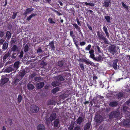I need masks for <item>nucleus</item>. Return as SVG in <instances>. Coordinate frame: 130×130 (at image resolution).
Wrapping results in <instances>:
<instances>
[{"mask_svg":"<svg viewBox=\"0 0 130 130\" xmlns=\"http://www.w3.org/2000/svg\"><path fill=\"white\" fill-rule=\"evenodd\" d=\"M120 114V111L118 110H114L111 111L109 115V119H112L113 118L117 117Z\"/></svg>","mask_w":130,"mask_h":130,"instance_id":"1","label":"nucleus"},{"mask_svg":"<svg viewBox=\"0 0 130 130\" xmlns=\"http://www.w3.org/2000/svg\"><path fill=\"white\" fill-rule=\"evenodd\" d=\"M118 62V59H115V60L111 61L109 63L110 67H112L115 70H117L118 69V67H119L117 65Z\"/></svg>","mask_w":130,"mask_h":130,"instance_id":"2","label":"nucleus"},{"mask_svg":"<svg viewBox=\"0 0 130 130\" xmlns=\"http://www.w3.org/2000/svg\"><path fill=\"white\" fill-rule=\"evenodd\" d=\"M103 120V117L100 115H96L94 118V120L95 122L98 123L100 124L102 122Z\"/></svg>","mask_w":130,"mask_h":130,"instance_id":"3","label":"nucleus"},{"mask_svg":"<svg viewBox=\"0 0 130 130\" xmlns=\"http://www.w3.org/2000/svg\"><path fill=\"white\" fill-rule=\"evenodd\" d=\"M30 109L31 112L34 113L37 112L39 110L38 107L35 105H31L30 107Z\"/></svg>","mask_w":130,"mask_h":130,"instance_id":"4","label":"nucleus"},{"mask_svg":"<svg viewBox=\"0 0 130 130\" xmlns=\"http://www.w3.org/2000/svg\"><path fill=\"white\" fill-rule=\"evenodd\" d=\"M109 50L112 55H114L116 53V46L113 45H111L109 47Z\"/></svg>","mask_w":130,"mask_h":130,"instance_id":"5","label":"nucleus"},{"mask_svg":"<svg viewBox=\"0 0 130 130\" xmlns=\"http://www.w3.org/2000/svg\"><path fill=\"white\" fill-rule=\"evenodd\" d=\"M57 65L58 67H64L65 65V62L64 60H60L57 62Z\"/></svg>","mask_w":130,"mask_h":130,"instance_id":"6","label":"nucleus"},{"mask_svg":"<svg viewBox=\"0 0 130 130\" xmlns=\"http://www.w3.org/2000/svg\"><path fill=\"white\" fill-rule=\"evenodd\" d=\"M10 50L11 52H17V55L19 54V47L16 45H13L10 48Z\"/></svg>","mask_w":130,"mask_h":130,"instance_id":"7","label":"nucleus"},{"mask_svg":"<svg viewBox=\"0 0 130 130\" xmlns=\"http://www.w3.org/2000/svg\"><path fill=\"white\" fill-rule=\"evenodd\" d=\"M53 122L54 127L55 128H59V127L60 121L58 119H56L54 120Z\"/></svg>","mask_w":130,"mask_h":130,"instance_id":"8","label":"nucleus"},{"mask_svg":"<svg viewBox=\"0 0 130 130\" xmlns=\"http://www.w3.org/2000/svg\"><path fill=\"white\" fill-rule=\"evenodd\" d=\"M57 117V115L56 113H52L50 115L49 117L50 120L51 122H52L55 120Z\"/></svg>","mask_w":130,"mask_h":130,"instance_id":"9","label":"nucleus"},{"mask_svg":"<svg viewBox=\"0 0 130 130\" xmlns=\"http://www.w3.org/2000/svg\"><path fill=\"white\" fill-rule=\"evenodd\" d=\"M99 39L100 40H103L104 42L105 43H107L108 41L106 38L105 36L104 33L103 34H101L100 37Z\"/></svg>","mask_w":130,"mask_h":130,"instance_id":"10","label":"nucleus"},{"mask_svg":"<svg viewBox=\"0 0 130 130\" xmlns=\"http://www.w3.org/2000/svg\"><path fill=\"white\" fill-rule=\"evenodd\" d=\"M44 85L43 82H40L37 83L36 85V88L38 89H40L42 88Z\"/></svg>","mask_w":130,"mask_h":130,"instance_id":"11","label":"nucleus"},{"mask_svg":"<svg viewBox=\"0 0 130 130\" xmlns=\"http://www.w3.org/2000/svg\"><path fill=\"white\" fill-rule=\"evenodd\" d=\"M19 61H18L16 62H15L13 65H12L13 69H14V70L15 71L19 68Z\"/></svg>","mask_w":130,"mask_h":130,"instance_id":"12","label":"nucleus"},{"mask_svg":"<svg viewBox=\"0 0 130 130\" xmlns=\"http://www.w3.org/2000/svg\"><path fill=\"white\" fill-rule=\"evenodd\" d=\"M37 130H45V127L42 124H40L37 126Z\"/></svg>","mask_w":130,"mask_h":130,"instance_id":"13","label":"nucleus"},{"mask_svg":"<svg viewBox=\"0 0 130 130\" xmlns=\"http://www.w3.org/2000/svg\"><path fill=\"white\" fill-rule=\"evenodd\" d=\"M64 80L63 77L61 75H59L56 77V80L58 82L61 83V81H63Z\"/></svg>","mask_w":130,"mask_h":130,"instance_id":"14","label":"nucleus"},{"mask_svg":"<svg viewBox=\"0 0 130 130\" xmlns=\"http://www.w3.org/2000/svg\"><path fill=\"white\" fill-rule=\"evenodd\" d=\"M5 71L6 72L9 73L11 71H13L14 72H15V71L14 69H13L12 65L10 66L8 68L5 70Z\"/></svg>","mask_w":130,"mask_h":130,"instance_id":"15","label":"nucleus"},{"mask_svg":"<svg viewBox=\"0 0 130 130\" xmlns=\"http://www.w3.org/2000/svg\"><path fill=\"white\" fill-rule=\"evenodd\" d=\"M105 18L106 20L108 23V25L111 24V18L110 16L106 15L105 17Z\"/></svg>","mask_w":130,"mask_h":130,"instance_id":"16","label":"nucleus"},{"mask_svg":"<svg viewBox=\"0 0 130 130\" xmlns=\"http://www.w3.org/2000/svg\"><path fill=\"white\" fill-rule=\"evenodd\" d=\"M61 84V83L58 82L57 81L55 80V81L52 82L51 85L54 87L58 86Z\"/></svg>","mask_w":130,"mask_h":130,"instance_id":"17","label":"nucleus"},{"mask_svg":"<svg viewBox=\"0 0 130 130\" xmlns=\"http://www.w3.org/2000/svg\"><path fill=\"white\" fill-rule=\"evenodd\" d=\"M118 103L117 101H112L110 102L109 104V105L111 107H115L118 105Z\"/></svg>","mask_w":130,"mask_h":130,"instance_id":"18","label":"nucleus"},{"mask_svg":"<svg viewBox=\"0 0 130 130\" xmlns=\"http://www.w3.org/2000/svg\"><path fill=\"white\" fill-rule=\"evenodd\" d=\"M3 44L2 50L3 51H4L8 48V44L7 43L5 42Z\"/></svg>","mask_w":130,"mask_h":130,"instance_id":"19","label":"nucleus"},{"mask_svg":"<svg viewBox=\"0 0 130 130\" xmlns=\"http://www.w3.org/2000/svg\"><path fill=\"white\" fill-rule=\"evenodd\" d=\"M123 124L126 126H130V120L128 119L124 121L123 123Z\"/></svg>","mask_w":130,"mask_h":130,"instance_id":"20","label":"nucleus"},{"mask_svg":"<svg viewBox=\"0 0 130 130\" xmlns=\"http://www.w3.org/2000/svg\"><path fill=\"white\" fill-rule=\"evenodd\" d=\"M26 9V11L24 12V15H25V16H26L29 13H30L34 9Z\"/></svg>","mask_w":130,"mask_h":130,"instance_id":"21","label":"nucleus"},{"mask_svg":"<svg viewBox=\"0 0 130 130\" xmlns=\"http://www.w3.org/2000/svg\"><path fill=\"white\" fill-rule=\"evenodd\" d=\"M9 78L7 77H4L2 79L1 84L2 85H4L5 83H7L9 80Z\"/></svg>","mask_w":130,"mask_h":130,"instance_id":"22","label":"nucleus"},{"mask_svg":"<svg viewBox=\"0 0 130 130\" xmlns=\"http://www.w3.org/2000/svg\"><path fill=\"white\" fill-rule=\"evenodd\" d=\"M50 46V47L51 48L52 50H55V46L54 44V42L53 40L51 42H49V45Z\"/></svg>","mask_w":130,"mask_h":130,"instance_id":"23","label":"nucleus"},{"mask_svg":"<svg viewBox=\"0 0 130 130\" xmlns=\"http://www.w3.org/2000/svg\"><path fill=\"white\" fill-rule=\"evenodd\" d=\"M91 123L89 122L86 123L84 126V130H89L90 128Z\"/></svg>","mask_w":130,"mask_h":130,"instance_id":"24","label":"nucleus"},{"mask_svg":"<svg viewBox=\"0 0 130 130\" xmlns=\"http://www.w3.org/2000/svg\"><path fill=\"white\" fill-rule=\"evenodd\" d=\"M6 37L8 39H10L11 37V34L9 31H7L6 33Z\"/></svg>","mask_w":130,"mask_h":130,"instance_id":"25","label":"nucleus"},{"mask_svg":"<svg viewBox=\"0 0 130 130\" xmlns=\"http://www.w3.org/2000/svg\"><path fill=\"white\" fill-rule=\"evenodd\" d=\"M110 4V0H106L104 2L103 4V5L106 7H108Z\"/></svg>","mask_w":130,"mask_h":130,"instance_id":"26","label":"nucleus"},{"mask_svg":"<svg viewBox=\"0 0 130 130\" xmlns=\"http://www.w3.org/2000/svg\"><path fill=\"white\" fill-rule=\"evenodd\" d=\"M37 15V14L36 13H32L28 17H27L26 18V20L28 21H30L31 19L33 17H34L35 16Z\"/></svg>","mask_w":130,"mask_h":130,"instance_id":"27","label":"nucleus"},{"mask_svg":"<svg viewBox=\"0 0 130 130\" xmlns=\"http://www.w3.org/2000/svg\"><path fill=\"white\" fill-rule=\"evenodd\" d=\"M27 86L28 89L29 90H32L34 88V85L31 84H29Z\"/></svg>","mask_w":130,"mask_h":130,"instance_id":"28","label":"nucleus"},{"mask_svg":"<svg viewBox=\"0 0 130 130\" xmlns=\"http://www.w3.org/2000/svg\"><path fill=\"white\" fill-rule=\"evenodd\" d=\"M82 62H84L87 64H90L91 65L92 64V62H90L86 59L82 58Z\"/></svg>","mask_w":130,"mask_h":130,"instance_id":"29","label":"nucleus"},{"mask_svg":"<svg viewBox=\"0 0 130 130\" xmlns=\"http://www.w3.org/2000/svg\"><path fill=\"white\" fill-rule=\"evenodd\" d=\"M16 41V38H12L10 41V44L11 46L13 45Z\"/></svg>","mask_w":130,"mask_h":130,"instance_id":"30","label":"nucleus"},{"mask_svg":"<svg viewBox=\"0 0 130 130\" xmlns=\"http://www.w3.org/2000/svg\"><path fill=\"white\" fill-rule=\"evenodd\" d=\"M56 103L53 100H50L48 101V104L49 105H55Z\"/></svg>","mask_w":130,"mask_h":130,"instance_id":"31","label":"nucleus"},{"mask_svg":"<svg viewBox=\"0 0 130 130\" xmlns=\"http://www.w3.org/2000/svg\"><path fill=\"white\" fill-rule=\"evenodd\" d=\"M60 88L58 87H56L53 89L52 90V92L54 94H55L56 92L59 90Z\"/></svg>","mask_w":130,"mask_h":130,"instance_id":"32","label":"nucleus"},{"mask_svg":"<svg viewBox=\"0 0 130 130\" xmlns=\"http://www.w3.org/2000/svg\"><path fill=\"white\" fill-rule=\"evenodd\" d=\"M22 98V96L21 94H19L17 98V102L18 103H20L21 102Z\"/></svg>","mask_w":130,"mask_h":130,"instance_id":"33","label":"nucleus"},{"mask_svg":"<svg viewBox=\"0 0 130 130\" xmlns=\"http://www.w3.org/2000/svg\"><path fill=\"white\" fill-rule=\"evenodd\" d=\"M123 95V93L121 92H119L118 93H117L116 95V96L118 99H120L122 97Z\"/></svg>","mask_w":130,"mask_h":130,"instance_id":"34","label":"nucleus"},{"mask_svg":"<svg viewBox=\"0 0 130 130\" xmlns=\"http://www.w3.org/2000/svg\"><path fill=\"white\" fill-rule=\"evenodd\" d=\"M73 25L79 32L80 31V28L76 24L74 23L73 24Z\"/></svg>","mask_w":130,"mask_h":130,"instance_id":"35","label":"nucleus"},{"mask_svg":"<svg viewBox=\"0 0 130 130\" xmlns=\"http://www.w3.org/2000/svg\"><path fill=\"white\" fill-rule=\"evenodd\" d=\"M10 53L9 52H8L7 53H6L5 55H4V57H3V59L4 60L6 59L8 57L10 56Z\"/></svg>","mask_w":130,"mask_h":130,"instance_id":"36","label":"nucleus"},{"mask_svg":"<svg viewBox=\"0 0 130 130\" xmlns=\"http://www.w3.org/2000/svg\"><path fill=\"white\" fill-rule=\"evenodd\" d=\"M29 47L27 44H26L24 46V52H27L28 51Z\"/></svg>","mask_w":130,"mask_h":130,"instance_id":"37","label":"nucleus"},{"mask_svg":"<svg viewBox=\"0 0 130 130\" xmlns=\"http://www.w3.org/2000/svg\"><path fill=\"white\" fill-rule=\"evenodd\" d=\"M76 123L77 124H80L81 123V117L80 116L76 120Z\"/></svg>","mask_w":130,"mask_h":130,"instance_id":"38","label":"nucleus"},{"mask_svg":"<svg viewBox=\"0 0 130 130\" xmlns=\"http://www.w3.org/2000/svg\"><path fill=\"white\" fill-rule=\"evenodd\" d=\"M95 59L94 60L98 61H99L103 60V58L100 55H99L98 57L95 58Z\"/></svg>","mask_w":130,"mask_h":130,"instance_id":"39","label":"nucleus"},{"mask_svg":"<svg viewBox=\"0 0 130 130\" xmlns=\"http://www.w3.org/2000/svg\"><path fill=\"white\" fill-rule=\"evenodd\" d=\"M14 81L13 82V83L15 85H17V84L20 81L19 79L18 78H15L14 79Z\"/></svg>","mask_w":130,"mask_h":130,"instance_id":"40","label":"nucleus"},{"mask_svg":"<svg viewBox=\"0 0 130 130\" xmlns=\"http://www.w3.org/2000/svg\"><path fill=\"white\" fill-rule=\"evenodd\" d=\"M25 74V70H23L19 73V75L21 76H23Z\"/></svg>","mask_w":130,"mask_h":130,"instance_id":"41","label":"nucleus"},{"mask_svg":"<svg viewBox=\"0 0 130 130\" xmlns=\"http://www.w3.org/2000/svg\"><path fill=\"white\" fill-rule=\"evenodd\" d=\"M48 21L50 24H55V22L53 20L52 18H49L48 20Z\"/></svg>","mask_w":130,"mask_h":130,"instance_id":"42","label":"nucleus"},{"mask_svg":"<svg viewBox=\"0 0 130 130\" xmlns=\"http://www.w3.org/2000/svg\"><path fill=\"white\" fill-rule=\"evenodd\" d=\"M34 79L35 82L37 83L38 82L40 79V78L39 77H36L34 78Z\"/></svg>","mask_w":130,"mask_h":130,"instance_id":"43","label":"nucleus"},{"mask_svg":"<svg viewBox=\"0 0 130 130\" xmlns=\"http://www.w3.org/2000/svg\"><path fill=\"white\" fill-rule=\"evenodd\" d=\"M5 33L3 31H0V38H2L3 37Z\"/></svg>","mask_w":130,"mask_h":130,"instance_id":"44","label":"nucleus"},{"mask_svg":"<svg viewBox=\"0 0 130 130\" xmlns=\"http://www.w3.org/2000/svg\"><path fill=\"white\" fill-rule=\"evenodd\" d=\"M16 54H17L16 53H12L11 56V57L13 59H15L16 58L17 56Z\"/></svg>","mask_w":130,"mask_h":130,"instance_id":"45","label":"nucleus"},{"mask_svg":"<svg viewBox=\"0 0 130 130\" xmlns=\"http://www.w3.org/2000/svg\"><path fill=\"white\" fill-rule=\"evenodd\" d=\"M127 107L126 106H123V111L125 113H126L127 112H128V111H127Z\"/></svg>","mask_w":130,"mask_h":130,"instance_id":"46","label":"nucleus"},{"mask_svg":"<svg viewBox=\"0 0 130 130\" xmlns=\"http://www.w3.org/2000/svg\"><path fill=\"white\" fill-rule=\"evenodd\" d=\"M20 55L19 56V57L20 59H22L24 53L23 51H21L20 53Z\"/></svg>","mask_w":130,"mask_h":130,"instance_id":"47","label":"nucleus"},{"mask_svg":"<svg viewBox=\"0 0 130 130\" xmlns=\"http://www.w3.org/2000/svg\"><path fill=\"white\" fill-rule=\"evenodd\" d=\"M70 36L72 37L73 39H75V36L73 34V31H70Z\"/></svg>","mask_w":130,"mask_h":130,"instance_id":"48","label":"nucleus"},{"mask_svg":"<svg viewBox=\"0 0 130 130\" xmlns=\"http://www.w3.org/2000/svg\"><path fill=\"white\" fill-rule=\"evenodd\" d=\"M18 13V12H13V14L12 15V18L13 19H15L17 15V14Z\"/></svg>","mask_w":130,"mask_h":130,"instance_id":"49","label":"nucleus"},{"mask_svg":"<svg viewBox=\"0 0 130 130\" xmlns=\"http://www.w3.org/2000/svg\"><path fill=\"white\" fill-rule=\"evenodd\" d=\"M96 48L99 53H101L102 52L100 48L98 46L96 45Z\"/></svg>","mask_w":130,"mask_h":130,"instance_id":"50","label":"nucleus"},{"mask_svg":"<svg viewBox=\"0 0 130 130\" xmlns=\"http://www.w3.org/2000/svg\"><path fill=\"white\" fill-rule=\"evenodd\" d=\"M91 47V45L90 44L88 45L85 48V50L89 51Z\"/></svg>","mask_w":130,"mask_h":130,"instance_id":"51","label":"nucleus"},{"mask_svg":"<svg viewBox=\"0 0 130 130\" xmlns=\"http://www.w3.org/2000/svg\"><path fill=\"white\" fill-rule=\"evenodd\" d=\"M37 53H41L42 51V50L41 49V47H39L38 48V49L37 50Z\"/></svg>","mask_w":130,"mask_h":130,"instance_id":"52","label":"nucleus"},{"mask_svg":"<svg viewBox=\"0 0 130 130\" xmlns=\"http://www.w3.org/2000/svg\"><path fill=\"white\" fill-rule=\"evenodd\" d=\"M94 53L91 54L90 55V57L91 58L93 59L94 60L95 58V57H94Z\"/></svg>","mask_w":130,"mask_h":130,"instance_id":"53","label":"nucleus"},{"mask_svg":"<svg viewBox=\"0 0 130 130\" xmlns=\"http://www.w3.org/2000/svg\"><path fill=\"white\" fill-rule=\"evenodd\" d=\"M5 40L3 38L0 39V45H2L3 44L5 41Z\"/></svg>","mask_w":130,"mask_h":130,"instance_id":"54","label":"nucleus"},{"mask_svg":"<svg viewBox=\"0 0 130 130\" xmlns=\"http://www.w3.org/2000/svg\"><path fill=\"white\" fill-rule=\"evenodd\" d=\"M87 26L89 29L91 31L92 30V28L90 25L88 23L87 24Z\"/></svg>","mask_w":130,"mask_h":130,"instance_id":"55","label":"nucleus"},{"mask_svg":"<svg viewBox=\"0 0 130 130\" xmlns=\"http://www.w3.org/2000/svg\"><path fill=\"white\" fill-rule=\"evenodd\" d=\"M8 121L10 125L11 126L12 124V120L10 118H8Z\"/></svg>","mask_w":130,"mask_h":130,"instance_id":"56","label":"nucleus"},{"mask_svg":"<svg viewBox=\"0 0 130 130\" xmlns=\"http://www.w3.org/2000/svg\"><path fill=\"white\" fill-rule=\"evenodd\" d=\"M54 11L58 15L60 16L62 15V14L61 13L58 12V11L55 10H54Z\"/></svg>","mask_w":130,"mask_h":130,"instance_id":"57","label":"nucleus"},{"mask_svg":"<svg viewBox=\"0 0 130 130\" xmlns=\"http://www.w3.org/2000/svg\"><path fill=\"white\" fill-rule=\"evenodd\" d=\"M80 127L79 126H76L74 129V130H80Z\"/></svg>","mask_w":130,"mask_h":130,"instance_id":"58","label":"nucleus"},{"mask_svg":"<svg viewBox=\"0 0 130 130\" xmlns=\"http://www.w3.org/2000/svg\"><path fill=\"white\" fill-rule=\"evenodd\" d=\"M50 120L49 118H48L46 119L45 122L46 124H48L50 123Z\"/></svg>","mask_w":130,"mask_h":130,"instance_id":"59","label":"nucleus"},{"mask_svg":"<svg viewBox=\"0 0 130 130\" xmlns=\"http://www.w3.org/2000/svg\"><path fill=\"white\" fill-rule=\"evenodd\" d=\"M75 122L74 121H72L71 122L70 125L74 127L75 125Z\"/></svg>","mask_w":130,"mask_h":130,"instance_id":"60","label":"nucleus"},{"mask_svg":"<svg viewBox=\"0 0 130 130\" xmlns=\"http://www.w3.org/2000/svg\"><path fill=\"white\" fill-rule=\"evenodd\" d=\"M104 128L103 125H101L100 126L98 130H104Z\"/></svg>","mask_w":130,"mask_h":130,"instance_id":"61","label":"nucleus"},{"mask_svg":"<svg viewBox=\"0 0 130 130\" xmlns=\"http://www.w3.org/2000/svg\"><path fill=\"white\" fill-rule=\"evenodd\" d=\"M100 86L102 88H103L104 86V85L103 84V83H102V81H100Z\"/></svg>","mask_w":130,"mask_h":130,"instance_id":"62","label":"nucleus"},{"mask_svg":"<svg viewBox=\"0 0 130 130\" xmlns=\"http://www.w3.org/2000/svg\"><path fill=\"white\" fill-rule=\"evenodd\" d=\"M97 36L99 38L100 37L101 34L99 31H97Z\"/></svg>","mask_w":130,"mask_h":130,"instance_id":"63","label":"nucleus"},{"mask_svg":"<svg viewBox=\"0 0 130 130\" xmlns=\"http://www.w3.org/2000/svg\"><path fill=\"white\" fill-rule=\"evenodd\" d=\"M74 127L72 126H70L68 127V129L69 130H72L73 129Z\"/></svg>","mask_w":130,"mask_h":130,"instance_id":"64","label":"nucleus"}]
</instances>
